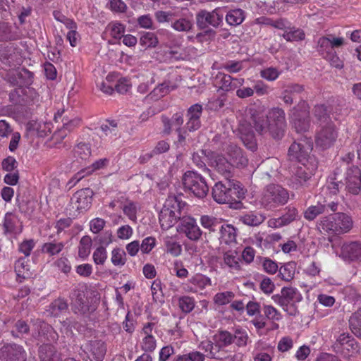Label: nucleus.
Returning <instances> with one entry per match:
<instances>
[{
    "label": "nucleus",
    "instance_id": "69168bd1",
    "mask_svg": "<svg viewBox=\"0 0 361 361\" xmlns=\"http://www.w3.org/2000/svg\"><path fill=\"white\" fill-rule=\"evenodd\" d=\"M92 257L96 264H104L107 258L106 248L104 246L97 247L93 252Z\"/></svg>",
    "mask_w": 361,
    "mask_h": 361
},
{
    "label": "nucleus",
    "instance_id": "09e8293b",
    "mask_svg": "<svg viewBox=\"0 0 361 361\" xmlns=\"http://www.w3.org/2000/svg\"><path fill=\"white\" fill-rule=\"evenodd\" d=\"M140 44L145 48H154L159 44L158 38L155 33L146 32L140 37Z\"/></svg>",
    "mask_w": 361,
    "mask_h": 361
},
{
    "label": "nucleus",
    "instance_id": "7c9ffc66",
    "mask_svg": "<svg viewBox=\"0 0 361 361\" xmlns=\"http://www.w3.org/2000/svg\"><path fill=\"white\" fill-rule=\"evenodd\" d=\"M185 206V202L182 200L181 196L169 195L163 208L173 212V214L182 216V211Z\"/></svg>",
    "mask_w": 361,
    "mask_h": 361
},
{
    "label": "nucleus",
    "instance_id": "0eeeda50",
    "mask_svg": "<svg viewBox=\"0 0 361 361\" xmlns=\"http://www.w3.org/2000/svg\"><path fill=\"white\" fill-rule=\"evenodd\" d=\"M33 329L31 334L32 338L44 344L56 343L59 339V335L54 328L41 319H32Z\"/></svg>",
    "mask_w": 361,
    "mask_h": 361
},
{
    "label": "nucleus",
    "instance_id": "72a5a7b5",
    "mask_svg": "<svg viewBox=\"0 0 361 361\" xmlns=\"http://www.w3.org/2000/svg\"><path fill=\"white\" fill-rule=\"evenodd\" d=\"M265 219L263 214L256 212H249L239 216V221L250 226H258L264 221Z\"/></svg>",
    "mask_w": 361,
    "mask_h": 361
},
{
    "label": "nucleus",
    "instance_id": "6e6d98bb",
    "mask_svg": "<svg viewBox=\"0 0 361 361\" xmlns=\"http://www.w3.org/2000/svg\"><path fill=\"white\" fill-rule=\"evenodd\" d=\"M16 77L18 78L17 81L20 87L30 85L32 82V73L25 68L17 70Z\"/></svg>",
    "mask_w": 361,
    "mask_h": 361
},
{
    "label": "nucleus",
    "instance_id": "79ce46f5",
    "mask_svg": "<svg viewBox=\"0 0 361 361\" xmlns=\"http://www.w3.org/2000/svg\"><path fill=\"white\" fill-rule=\"evenodd\" d=\"M349 325L352 332L361 338V307L350 317Z\"/></svg>",
    "mask_w": 361,
    "mask_h": 361
},
{
    "label": "nucleus",
    "instance_id": "473e14b6",
    "mask_svg": "<svg viewBox=\"0 0 361 361\" xmlns=\"http://www.w3.org/2000/svg\"><path fill=\"white\" fill-rule=\"evenodd\" d=\"M250 342L247 329L239 326L233 328V343L237 347L245 348Z\"/></svg>",
    "mask_w": 361,
    "mask_h": 361
},
{
    "label": "nucleus",
    "instance_id": "a211bd4d",
    "mask_svg": "<svg viewBox=\"0 0 361 361\" xmlns=\"http://www.w3.org/2000/svg\"><path fill=\"white\" fill-rule=\"evenodd\" d=\"M203 112V107L201 104H195L188 108L186 113L187 122L185 125L186 130L194 132L201 128L202 123L200 117Z\"/></svg>",
    "mask_w": 361,
    "mask_h": 361
},
{
    "label": "nucleus",
    "instance_id": "4c0bfd02",
    "mask_svg": "<svg viewBox=\"0 0 361 361\" xmlns=\"http://www.w3.org/2000/svg\"><path fill=\"white\" fill-rule=\"evenodd\" d=\"M177 305L182 312L185 314L190 313L195 307V300L194 298L188 295H182L176 297Z\"/></svg>",
    "mask_w": 361,
    "mask_h": 361
},
{
    "label": "nucleus",
    "instance_id": "f3484780",
    "mask_svg": "<svg viewBox=\"0 0 361 361\" xmlns=\"http://www.w3.org/2000/svg\"><path fill=\"white\" fill-rule=\"evenodd\" d=\"M298 209L292 205L284 209L283 214L279 218L269 221V226L273 228H281L300 219Z\"/></svg>",
    "mask_w": 361,
    "mask_h": 361
},
{
    "label": "nucleus",
    "instance_id": "680f3d73",
    "mask_svg": "<svg viewBox=\"0 0 361 361\" xmlns=\"http://www.w3.org/2000/svg\"><path fill=\"white\" fill-rule=\"evenodd\" d=\"M234 298V293L231 291L219 293L214 298V302L218 305L228 304Z\"/></svg>",
    "mask_w": 361,
    "mask_h": 361
},
{
    "label": "nucleus",
    "instance_id": "8fccbe9b",
    "mask_svg": "<svg viewBox=\"0 0 361 361\" xmlns=\"http://www.w3.org/2000/svg\"><path fill=\"white\" fill-rule=\"evenodd\" d=\"M63 113H64L63 109L61 111H59L54 115V120L56 122H58L59 119L61 118V122L63 123V128L65 130L71 131L75 126H77L80 124V120L79 118H74L72 120H69L68 118H66V117L61 118Z\"/></svg>",
    "mask_w": 361,
    "mask_h": 361
},
{
    "label": "nucleus",
    "instance_id": "f03ea898",
    "mask_svg": "<svg viewBox=\"0 0 361 361\" xmlns=\"http://www.w3.org/2000/svg\"><path fill=\"white\" fill-rule=\"evenodd\" d=\"M245 194L240 183L231 178L217 182L212 188V197L216 202L230 204L235 209L242 207L240 200L245 197Z\"/></svg>",
    "mask_w": 361,
    "mask_h": 361
},
{
    "label": "nucleus",
    "instance_id": "7ed1b4c3",
    "mask_svg": "<svg viewBox=\"0 0 361 361\" xmlns=\"http://www.w3.org/2000/svg\"><path fill=\"white\" fill-rule=\"evenodd\" d=\"M317 226L319 230L329 234L341 235L352 228L353 221L346 214L338 212L321 218Z\"/></svg>",
    "mask_w": 361,
    "mask_h": 361
},
{
    "label": "nucleus",
    "instance_id": "f257e3e1",
    "mask_svg": "<svg viewBox=\"0 0 361 361\" xmlns=\"http://www.w3.org/2000/svg\"><path fill=\"white\" fill-rule=\"evenodd\" d=\"M248 115L255 131L259 135L269 133L276 140L283 137L286 122L285 112L282 109L273 108L265 115L260 109L250 107L248 109Z\"/></svg>",
    "mask_w": 361,
    "mask_h": 361
},
{
    "label": "nucleus",
    "instance_id": "20e7f679",
    "mask_svg": "<svg viewBox=\"0 0 361 361\" xmlns=\"http://www.w3.org/2000/svg\"><path fill=\"white\" fill-rule=\"evenodd\" d=\"M289 198L287 189L279 184H269L264 188L259 202L264 209L274 211L288 203Z\"/></svg>",
    "mask_w": 361,
    "mask_h": 361
},
{
    "label": "nucleus",
    "instance_id": "c9c22d12",
    "mask_svg": "<svg viewBox=\"0 0 361 361\" xmlns=\"http://www.w3.org/2000/svg\"><path fill=\"white\" fill-rule=\"evenodd\" d=\"M41 361H60L59 355L51 344H43L39 348Z\"/></svg>",
    "mask_w": 361,
    "mask_h": 361
},
{
    "label": "nucleus",
    "instance_id": "338daca9",
    "mask_svg": "<svg viewBox=\"0 0 361 361\" xmlns=\"http://www.w3.org/2000/svg\"><path fill=\"white\" fill-rule=\"evenodd\" d=\"M54 265L63 274H68L71 271V264L68 258L62 257L55 261Z\"/></svg>",
    "mask_w": 361,
    "mask_h": 361
},
{
    "label": "nucleus",
    "instance_id": "49530a36",
    "mask_svg": "<svg viewBox=\"0 0 361 361\" xmlns=\"http://www.w3.org/2000/svg\"><path fill=\"white\" fill-rule=\"evenodd\" d=\"M63 247V243L53 240L44 243L42 247V251L43 253H46L49 256H54L60 253Z\"/></svg>",
    "mask_w": 361,
    "mask_h": 361
},
{
    "label": "nucleus",
    "instance_id": "6e6552de",
    "mask_svg": "<svg viewBox=\"0 0 361 361\" xmlns=\"http://www.w3.org/2000/svg\"><path fill=\"white\" fill-rule=\"evenodd\" d=\"M309 109L307 103L301 101L291 109V123L297 133L308 130L310 126Z\"/></svg>",
    "mask_w": 361,
    "mask_h": 361
},
{
    "label": "nucleus",
    "instance_id": "9d476101",
    "mask_svg": "<svg viewBox=\"0 0 361 361\" xmlns=\"http://www.w3.org/2000/svg\"><path fill=\"white\" fill-rule=\"evenodd\" d=\"M224 11L221 8H216L212 11L200 10L196 14V23L199 28L205 29L211 25L218 27L223 23Z\"/></svg>",
    "mask_w": 361,
    "mask_h": 361
},
{
    "label": "nucleus",
    "instance_id": "2f4dec72",
    "mask_svg": "<svg viewBox=\"0 0 361 361\" xmlns=\"http://www.w3.org/2000/svg\"><path fill=\"white\" fill-rule=\"evenodd\" d=\"M28 262L29 260L25 257H20L15 263V271L17 275V281L20 283L25 279L30 278L32 276Z\"/></svg>",
    "mask_w": 361,
    "mask_h": 361
},
{
    "label": "nucleus",
    "instance_id": "e2e57ef3",
    "mask_svg": "<svg viewBox=\"0 0 361 361\" xmlns=\"http://www.w3.org/2000/svg\"><path fill=\"white\" fill-rule=\"evenodd\" d=\"M174 14L175 11H157L154 13V17L159 23H171L173 19Z\"/></svg>",
    "mask_w": 361,
    "mask_h": 361
},
{
    "label": "nucleus",
    "instance_id": "4be33fe9",
    "mask_svg": "<svg viewBox=\"0 0 361 361\" xmlns=\"http://www.w3.org/2000/svg\"><path fill=\"white\" fill-rule=\"evenodd\" d=\"M209 165L219 174L222 175L225 179L231 178L233 166L222 155L216 154L212 156Z\"/></svg>",
    "mask_w": 361,
    "mask_h": 361
},
{
    "label": "nucleus",
    "instance_id": "864d4df0",
    "mask_svg": "<svg viewBox=\"0 0 361 361\" xmlns=\"http://www.w3.org/2000/svg\"><path fill=\"white\" fill-rule=\"evenodd\" d=\"M92 246V239L88 235L83 236L80 241L78 246V256L82 259H85L90 253Z\"/></svg>",
    "mask_w": 361,
    "mask_h": 361
},
{
    "label": "nucleus",
    "instance_id": "052dcab7",
    "mask_svg": "<svg viewBox=\"0 0 361 361\" xmlns=\"http://www.w3.org/2000/svg\"><path fill=\"white\" fill-rule=\"evenodd\" d=\"M99 129L106 136L114 137L117 135V123L115 121H106L102 124Z\"/></svg>",
    "mask_w": 361,
    "mask_h": 361
},
{
    "label": "nucleus",
    "instance_id": "bf43d9fd",
    "mask_svg": "<svg viewBox=\"0 0 361 361\" xmlns=\"http://www.w3.org/2000/svg\"><path fill=\"white\" fill-rule=\"evenodd\" d=\"M75 155L81 159H87L91 155V148L88 143L80 142L74 149Z\"/></svg>",
    "mask_w": 361,
    "mask_h": 361
},
{
    "label": "nucleus",
    "instance_id": "4d7b16f0",
    "mask_svg": "<svg viewBox=\"0 0 361 361\" xmlns=\"http://www.w3.org/2000/svg\"><path fill=\"white\" fill-rule=\"evenodd\" d=\"M317 51L324 58L335 51L333 50L330 44V39L327 38V37H322L319 39L317 42Z\"/></svg>",
    "mask_w": 361,
    "mask_h": 361
},
{
    "label": "nucleus",
    "instance_id": "774afa93",
    "mask_svg": "<svg viewBox=\"0 0 361 361\" xmlns=\"http://www.w3.org/2000/svg\"><path fill=\"white\" fill-rule=\"evenodd\" d=\"M260 75L262 78H264L267 80L274 81L279 78L280 72L276 68L269 67L264 70H262L260 72Z\"/></svg>",
    "mask_w": 361,
    "mask_h": 361
},
{
    "label": "nucleus",
    "instance_id": "f704fd0d",
    "mask_svg": "<svg viewBox=\"0 0 361 361\" xmlns=\"http://www.w3.org/2000/svg\"><path fill=\"white\" fill-rule=\"evenodd\" d=\"M70 298L77 312L84 314L87 311V307L85 304V294L82 291L78 288H74L71 293Z\"/></svg>",
    "mask_w": 361,
    "mask_h": 361
},
{
    "label": "nucleus",
    "instance_id": "de8ad7c7",
    "mask_svg": "<svg viewBox=\"0 0 361 361\" xmlns=\"http://www.w3.org/2000/svg\"><path fill=\"white\" fill-rule=\"evenodd\" d=\"M123 214L128 216V218L133 221H137V213L138 210V204L137 202L131 200H127L122 207Z\"/></svg>",
    "mask_w": 361,
    "mask_h": 361
},
{
    "label": "nucleus",
    "instance_id": "5fc2aeb1",
    "mask_svg": "<svg viewBox=\"0 0 361 361\" xmlns=\"http://www.w3.org/2000/svg\"><path fill=\"white\" fill-rule=\"evenodd\" d=\"M279 276L286 281H290L295 275V264L293 262H289L281 267L279 270Z\"/></svg>",
    "mask_w": 361,
    "mask_h": 361
},
{
    "label": "nucleus",
    "instance_id": "423d86ee",
    "mask_svg": "<svg viewBox=\"0 0 361 361\" xmlns=\"http://www.w3.org/2000/svg\"><path fill=\"white\" fill-rule=\"evenodd\" d=\"M272 298L290 315H295L297 310L294 303L301 301L302 297L295 288L283 287L281 294L274 295Z\"/></svg>",
    "mask_w": 361,
    "mask_h": 361
},
{
    "label": "nucleus",
    "instance_id": "5701e85b",
    "mask_svg": "<svg viewBox=\"0 0 361 361\" xmlns=\"http://www.w3.org/2000/svg\"><path fill=\"white\" fill-rule=\"evenodd\" d=\"M161 122L163 123V133L169 135L172 132L173 127L175 130L182 129V125L184 122L183 114L182 112L175 113L171 118L168 116L162 115Z\"/></svg>",
    "mask_w": 361,
    "mask_h": 361
},
{
    "label": "nucleus",
    "instance_id": "0e129e2a",
    "mask_svg": "<svg viewBox=\"0 0 361 361\" xmlns=\"http://www.w3.org/2000/svg\"><path fill=\"white\" fill-rule=\"evenodd\" d=\"M157 347V341L154 336H145L141 342V348L145 352L152 353Z\"/></svg>",
    "mask_w": 361,
    "mask_h": 361
},
{
    "label": "nucleus",
    "instance_id": "b1692460",
    "mask_svg": "<svg viewBox=\"0 0 361 361\" xmlns=\"http://www.w3.org/2000/svg\"><path fill=\"white\" fill-rule=\"evenodd\" d=\"M86 348L91 361L103 360L106 350L104 342L100 340L90 341Z\"/></svg>",
    "mask_w": 361,
    "mask_h": 361
},
{
    "label": "nucleus",
    "instance_id": "dca6fc26",
    "mask_svg": "<svg viewBox=\"0 0 361 361\" xmlns=\"http://www.w3.org/2000/svg\"><path fill=\"white\" fill-rule=\"evenodd\" d=\"M178 231L193 241H197L202 235V231L197 224L196 220L190 216H183L181 219Z\"/></svg>",
    "mask_w": 361,
    "mask_h": 361
},
{
    "label": "nucleus",
    "instance_id": "58836bf2",
    "mask_svg": "<svg viewBox=\"0 0 361 361\" xmlns=\"http://www.w3.org/2000/svg\"><path fill=\"white\" fill-rule=\"evenodd\" d=\"M313 114L320 126L327 125V123H333L329 117L327 107L324 104H319L314 106Z\"/></svg>",
    "mask_w": 361,
    "mask_h": 361
},
{
    "label": "nucleus",
    "instance_id": "1a4fd4ad",
    "mask_svg": "<svg viewBox=\"0 0 361 361\" xmlns=\"http://www.w3.org/2000/svg\"><path fill=\"white\" fill-rule=\"evenodd\" d=\"M332 349L335 353L348 358L358 352L359 345L353 336L348 333H343L333 343Z\"/></svg>",
    "mask_w": 361,
    "mask_h": 361
},
{
    "label": "nucleus",
    "instance_id": "aec40b11",
    "mask_svg": "<svg viewBox=\"0 0 361 361\" xmlns=\"http://www.w3.org/2000/svg\"><path fill=\"white\" fill-rule=\"evenodd\" d=\"M340 257L345 262H352L361 260V242L352 241L341 246Z\"/></svg>",
    "mask_w": 361,
    "mask_h": 361
},
{
    "label": "nucleus",
    "instance_id": "6ab92c4d",
    "mask_svg": "<svg viewBox=\"0 0 361 361\" xmlns=\"http://www.w3.org/2000/svg\"><path fill=\"white\" fill-rule=\"evenodd\" d=\"M345 190L352 195H358L361 190V171L357 166H352L346 171Z\"/></svg>",
    "mask_w": 361,
    "mask_h": 361
},
{
    "label": "nucleus",
    "instance_id": "bb28decb",
    "mask_svg": "<svg viewBox=\"0 0 361 361\" xmlns=\"http://www.w3.org/2000/svg\"><path fill=\"white\" fill-rule=\"evenodd\" d=\"M218 233L219 236L217 238L221 244L231 245L236 243V228L233 225L222 224Z\"/></svg>",
    "mask_w": 361,
    "mask_h": 361
},
{
    "label": "nucleus",
    "instance_id": "37998d69",
    "mask_svg": "<svg viewBox=\"0 0 361 361\" xmlns=\"http://www.w3.org/2000/svg\"><path fill=\"white\" fill-rule=\"evenodd\" d=\"M223 259L224 264L232 270H240V259L238 257L235 252L228 251L224 252Z\"/></svg>",
    "mask_w": 361,
    "mask_h": 361
},
{
    "label": "nucleus",
    "instance_id": "2eb2a0df",
    "mask_svg": "<svg viewBox=\"0 0 361 361\" xmlns=\"http://www.w3.org/2000/svg\"><path fill=\"white\" fill-rule=\"evenodd\" d=\"M312 149V145L308 142H294L288 149V161L292 164L305 162Z\"/></svg>",
    "mask_w": 361,
    "mask_h": 361
},
{
    "label": "nucleus",
    "instance_id": "f8f14e48",
    "mask_svg": "<svg viewBox=\"0 0 361 361\" xmlns=\"http://www.w3.org/2000/svg\"><path fill=\"white\" fill-rule=\"evenodd\" d=\"M171 27L180 32H189L193 27V15L186 8L175 11Z\"/></svg>",
    "mask_w": 361,
    "mask_h": 361
},
{
    "label": "nucleus",
    "instance_id": "412c9836",
    "mask_svg": "<svg viewBox=\"0 0 361 361\" xmlns=\"http://www.w3.org/2000/svg\"><path fill=\"white\" fill-rule=\"evenodd\" d=\"M216 85L224 92H230L241 87L245 80L244 78H234L231 75L219 73L215 78Z\"/></svg>",
    "mask_w": 361,
    "mask_h": 361
},
{
    "label": "nucleus",
    "instance_id": "9b49d317",
    "mask_svg": "<svg viewBox=\"0 0 361 361\" xmlns=\"http://www.w3.org/2000/svg\"><path fill=\"white\" fill-rule=\"evenodd\" d=\"M338 137V133L333 123H327V125L321 126L316 135L315 142L317 146L322 149H326L334 145Z\"/></svg>",
    "mask_w": 361,
    "mask_h": 361
},
{
    "label": "nucleus",
    "instance_id": "ddd939ff",
    "mask_svg": "<svg viewBox=\"0 0 361 361\" xmlns=\"http://www.w3.org/2000/svg\"><path fill=\"white\" fill-rule=\"evenodd\" d=\"M247 119L240 123L239 126L240 137L245 145V146L254 152L257 149V142L253 131V123L250 119V115H248V109L246 113Z\"/></svg>",
    "mask_w": 361,
    "mask_h": 361
},
{
    "label": "nucleus",
    "instance_id": "c756f323",
    "mask_svg": "<svg viewBox=\"0 0 361 361\" xmlns=\"http://www.w3.org/2000/svg\"><path fill=\"white\" fill-rule=\"evenodd\" d=\"M31 329L27 321L22 319H18L13 323L10 331L11 336L15 338L23 339L30 334Z\"/></svg>",
    "mask_w": 361,
    "mask_h": 361
},
{
    "label": "nucleus",
    "instance_id": "3c124183",
    "mask_svg": "<svg viewBox=\"0 0 361 361\" xmlns=\"http://www.w3.org/2000/svg\"><path fill=\"white\" fill-rule=\"evenodd\" d=\"M164 245L166 251L174 257H178L181 254L182 247L172 237L167 236L164 238Z\"/></svg>",
    "mask_w": 361,
    "mask_h": 361
},
{
    "label": "nucleus",
    "instance_id": "e433bc0d",
    "mask_svg": "<svg viewBox=\"0 0 361 361\" xmlns=\"http://www.w3.org/2000/svg\"><path fill=\"white\" fill-rule=\"evenodd\" d=\"M213 340L216 343L221 345L223 348L228 347L233 344V332L219 329L214 335Z\"/></svg>",
    "mask_w": 361,
    "mask_h": 361
},
{
    "label": "nucleus",
    "instance_id": "a19ab883",
    "mask_svg": "<svg viewBox=\"0 0 361 361\" xmlns=\"http://www.w3.org/2000/svg\"><path fill=\"white\" fill-rule=\"evenodd\" d=\"M325 212V206L322 202H317L314 205H311L307 208L304 212V218L307 221L314 220L319 215Z\"/></svg>",
    "mask_w": 361,
    "mask_h": 361
},
{
    "label": "nucleus",
    "instance_id": "39448f33",
    "mask_svg": "<svg viewBox=\"0 0 361 361\" xmlns=\"http://www.w3.org/2000/svg\"><path fill=\"white\" fill-rule=\"evenodd\" d=\"M182 183L185 191L198 198H204L209 192V186L205 178L196 171H186L183 176Z\"/></svg>",
    "mask_w": 361,
    "mask_h": 361
},
{
    "label": "nucleus",
    "instance_id": "cd10ccee",
    "mask_svg": "<svg viewBox=\"0 0 361 361\" xmlns=\"http://www.w3.org/2000/svg\"><path fill=\"white\" fill-rule=\"evenodd\" d=\"M173 212L163 208L161 209L159 214V221L161 227L163 230H168L174 226L178 220L181 221L183 217L180 215L173 214Z\"/></svg>",
    "mask_w": 361,
    "mask_h": 361
},
{
    "label": "nucleus",
    "instance_id": "13d9d810",
    "mask_svg": "<svg viewBox=\"0 0 361 361\" xmlns=\"http://www.w3.org/2000/svg\"><path fill=\"white\" fill-rule=\"evenodd\" d=\"M167 94H169V88H166L164 84L161 83L145 97V99L157 101Z\"/></svg>",
    "mask_w": 361,
    "mask_h": 361
},
{
    "label": "nucleus",
    "instance_id": "c85d7f7f",
    "mask_svg": "<svg viewBox=\"0 0 361 361\" xmlns=\"http://www.w3.org/2000/svg\"><path fill=\"white\" fill-rule=\"evenodd\" d=\"M289 169L295 180L301 185L305 183L312 176V173L307 171L305 162L292 164L289 166Z\"/></svg>",
    "mask_w": 361,
    "mask_h": 361
},
{
    "label": "nucleus",
    "instance_id": "c03bdc74",
    "mask_svg": "<svg viewBox=\"0 0 361 361\" xmlns=\"http://www.w3.org/2000/svg\"><path fill=\"white\" fill-rule=\"evenodd\" d=\"M207 155L206 151L201 149L194 152L192 156L193 164L200 169H202L206 174L210 175V170L206 166L205 160Z\"/></svg>",
    "mask_w": 361,
    "mask_h": 361
},
{
    "label": "nucleus",
    "instance_id": "393cba45",
    "mask_svg": "<svg viewBox=\"0 0 361 361\" xmlns=\"http://www.w3.org/2000/svg\"><path fill=\"white\" fill-rule=\"evenodd\" d=\"M226 153L231 164L236 167H245L247 164V159L243 155L242 149L235 144L231 143L226 147Z\"/></svg>",
    "mask_w": 361,
    "mask_h": 361
},
{
    "label": "nucleus",
    "instance_id": "a18cd8bd",
    "mask_svg": "<svg viewBox=\"0 0 361 361\" xmlns=\"http://www.w3.org/2000/svg\"><path fill=\"white\" fill-rule=\"evenodd\" d=\"M305 32L302 29L291 27L288 28L282 35V37L288 42L300 41L305 39Z\"/></svg>",
    "mask_w": 361,
    "mask_h": 361
},
{
    "label": "nucleus",
    "instance_id": "ea45409f",
    "mask_svg": "<svg viewBox=\"0 0 361 361\" xmlns=\"http://www.w3.org/2000/svg\"><path fill=\"white\" fill-rule=\"evenodd\" d=\"M245 17L244 11L237 8L228 11L226 15L225 18L228 25L231 26H237L243 22Z\"/></svg>",
    "mask_w": 361,
    "mask_h": 361
},
{
    "label": "nucleus",
    "instance_id": "4468645a",
    "mask_svg": "<svg viewBox=\"0 0 361 361\" xmlns=\"http://www.w3.org/2000/svg\"><path fill=\"white\" fill-rule=\"evenodd\" d=\"M0 359L3 361H25L27 353L19 344L6 343L0 350Z\"/></svg>",
    "mask_w": 361,
    "mask_h": 361
},
{
    "label": "nucleus",
    "instance_id": "603ef678",
    "mask_svg": "<svg viewBox=\"0 0 361 361\" xmlns=\"http://www.w3.org/2000/svg\"><path fill=\"white\" fill-rule=\"evenodd\" d=\"M111 262L114 266L122 267L126 262V254L121 247H115L111 251Z\"/></svg>",
    "mask_w": 361,
    "mask_h": 361
},
{
    "label": "nucleus",
    "instance_id": "a878e982",
    "mask_svg": "<svg viewBox=\"0 0 361 361\" xmlns=\"http://www.w3.org/2000/svg\"><path fill=\"white\" fill-rule=\"evenodd\" d=\"M200 223L202 227L207 230L205 236L208 240H212L214 238V233L219 231L222 222L214 216L203 215L200 218Z\"/></svg>",
    "mask_w": 361,
    "mask_h": 361
}]
</instances>
